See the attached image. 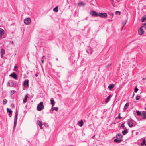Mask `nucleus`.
I'll return each mask as SVG.
<instances>
[{
	"instance_id": "nucleus-34",
	"label": "nucleus",
	"mask_w": 146,
	"mask_h": 146,
	"mask_svg": "<svg viewBox=\"0 0 146 146\" xmlns=\"http://www.w3.org/2000/svg\"><path fill=\"white\" fill-rule=\"evenodd\" d=\"M138 89L137 88L135 87V92L136 93L137 91L138 90Z\"/></svg>"
},
{
	"instance_id": "nucleus-39",
	"label": "nucleus",
	"mask_w": 146,
	"mask_h": 146,
	"mask_svg": "<svg viewBox=\"0 0 146 146\" xmlns=\"http://www.w3.org/2000/svg\"><path fill=\"white\" fill-rule=\"evenodd\" d=\"M44 62V60L43 59H42L41 60V62L42 63H43Z\"/></svg>"
},
{
	"instance_id": "nucleus-4",
	"label": "nucleus",
	"mask_w": 146,
	"mask_h": 146,
	"mask_svg": "<svg viewBox=\"0 0 146 146\" xmlns=\"http://www.w3.org/2000/svg\"><path fill=\"white\" fill-rule=\"evenodd\" d=\"M25 24L26 25H29L31 21V19L29 18L25 19L24 20Z\"/></svg>"
},
{
	"instance_id": "nucleus-33",
	"label": "nucleus",
	"mask_w": 146,
	"mask_h": 146,
	"mask_svg": "<svg viewBox=\"0 0 146 146\" xmlns=\"http://www.w3.org/2000/svg\"><path fill=\"white\" fill-rule=\"evenodd\" d=\"M146 30V22L144 23V25L142 26Z\"/></svg>"
},
{
	"instance_id": "nucleus-1",
	"label": "nucleus",
	"mask_w": 146,
	"mask_h": 146,
	"mask_svg": "<svg viewBox=\"0 0 146 146\" xmlns=\"http://www.w3.org/2000/svg\"><path fill=\"white\" fill-rule=\"evenodd\" d=\"M44 108V106L43 105V102H41L37 106V109L38 111H40L43 109Z\"/></svg>"
},
{
	"instance_id": "nucleus-49",
	"label": "nucleus",
	"mask_w": 146,
	"mask_h": 146,
	"mask_svg": "<svg viewBox=\"0 0 146 146\" xmlns=\"http://www.w3.org/2000/svg\"><path fill=\"white\" fill-rule=\"evenodd\" d=\"M145 110H146V107L145 108Z\"/></svg>"
},
{
	"instance_id": "nucleus-9",
	"label": "nucleus",
	"mask_w": 146,
	"mask_h": 146,
	"mask_svg": "<svg viewBox=\"0 0 146 146\" xmlns=\"http://www.w3.org/2000/svg\"><path fill=\"white\" fill-rule=\"evenodd\" d=\"M4 30L1 28H0V38H1L4 34Z\"/></svg>"
},
{
	"instance_id": "nucleus-5",
	"label": "nucleus",
	"mask_w": 146,
	"mask_h": 146,
	"mask_svg": "<svg viewBox=\"0 0 146 146\" xmlns=\"http://www.w3.org/2000/svg\"><path fill=\"white\" fill-rule=\"evenodd\" d=\"M133 120L132 119H131L129 120L128 122V123L129 126L130 127H133Z\"/></svg>"
},
{
	"instance_id": "nucleus-3",
	"label": "nucleus",
	"mask_w": 146,
	"mask_h": 146,
	"mask_svg": "<svg viewBox=\"0 0 146 146\" xmlns=\"http://www.w3.org/2000/svg\"><path fill=\"white\" fill-rule=\"evenodd\" d=\"M98 16L102 18H106L107 16V13H98Z\"/></svg>"
},
{
	"instance_id": "nucleus-42",
	"label": "nucleus",
	"mask_w": 146,
	"mask_h": 146,
	"mask_svg": "<svg viewBox=\"0 0 146 146\" xmlns=\"http://www.w3.org/2000/svg\"><path fill=\"white\" fill-rule=\"evenodd\" d=\"M17 68V66H14V69H16V68Z\"/></svg>"
},
{
	"instance_id": "nucleus-43",
	"label": "nucleus",
	"mask_w": 146,
	"mask_h": 146,
	"mask_svg": "<svg viewBox=\"0 0 146 146\" xmlns=\"http://www.w3.org/2000/svg\"><path fill=\"white\" fill-rule=\"evenodd\" d=\"M44 57H45L44 56H42V59H43V58Z\"/></svg>"
},
{
	"instance_id": "nucleus-26",
	"label": "nucleus",
	"mask_w": 146,
	"mask_h": 146,
	"mask_svg": "<svg viewBox=\"0 0 146 146\" xmlns=\"http://www.w3.org/2000/svg\"><path fill=\"white\" fill-rule=\"evenodd\" d=\"M129 106V103H127L125 104V105L124 107V108L125 109H127V108Z\"/></svg>"
},
{
	"instance_id": "nucleus-12",
	"label": "nucleus",
	"mask_w": 146,
	"mask_h": 146,
	"mask_svg": "<svg viewBox=\"0 0 146 146\" xmlns=\"http://www.w3.org/2000/svg\"><path fill=\"white\" fill-rule=\"evenodd\" d=\"M77 5H78L80 6H82L85 5V3L83 2H81L80 3H78L77 4Z\"/></svg>"
},
{
	"instance_id": "nucleus-44",
	"label": "nucleus",
	"mask_w": 146,
	"mask_h": 146,
	"mask_svg": "<svg viewBox=\"0 0 146 146\" xmlns=\"http://www.w3.org/2000/svg\"><path fill=\"white\" fill-rule=\"evenodd\" d=\"M35 75L36 77H37L38 76V75L37 74H36Z\"/></svg>"
},
{
	"instance_id": "nucleus-46",
	"label": "nucleus",
	"mask_w": 146,
	"mask_h": 146,
	"mask_svg": "<svg viewBox=\"0 0 146 146\" xmlns=\"http://www.w3.org/2000/svg\"><path fill=\"white\" fill-rule=\"evenodd\" d=\"M108 20H109V21H111V20H110V19Z\"/></svg>"
},
{
	"instance_id": "nucleus-35",
	"label": "nucleus",
	"mask_w": 146,
	"mask_h": 146,
	"mask_svg": "<svg viewBox=\"0 0 146 146\" xmlns=\"http://www.w3.org/2000/svg\"><path fill=\"white\" fill-rule=\"evenodd\" d=\"M140 96H137L136 98V99L137 100H138L140 98Z\"/></svg>"
},
{
	"instance_id": "nucleus-10",
	"label": "nucleus",
	"mask_w": 146,
	"mask_h": 146,
	"mask_svg": "<svg viewBox=\"0 0 146 146\" xmlns=\"http://www.w3.org/2000/svg\"><path fill=\"white\" fill-rule=\"evenodd\" d=\"M10 76L13 77L15 79H17V75L15 73H14V72L13 73H12L10 75Z\"/></svg>"
},
{
	"instance_id": "nucleus-29",
	"label": "nucleus",
	"mask_w": 146,
	"mask_h": 146,
	"mask_svg": "<svg viewBox=\"0 0 146 146\" xmlns=\"http://www.w3.org/2000/svg\"><path fill=\"white\" fill-rule=\"evenodd\" d=\"M145 139H144L143 140V142L141 143V145L142 146L145 145Z\"/></svg>"
},
{
	"instance_id": "nucleus-22",
	"label": "nucleus",
	"mask_w": 146,
	"mask_h": 146,
	"mask_svg": "<svg viewBox=\"0 0 146 146\" xmlns=\"http://www.w3.org/2000/svg\"><path fill=\"white\" fill-rule=\"evenodd\" d=\"M7 112H9L10 114H11L12 113V111L9 109L7 108Z\"/></svg>"
},
{
	"instance_id": "nucleus-36",
	"label": "nucleus",
	"mask_w": 146,
	"mask_h": 146,
	"mask_svg": "<svg viewBox=\"0 0 146 146\" xmlns=\"http://www.w3.org/2000/svg\"><path fill=\"white\" fill-rule=\"evenodd\" d=\"M120 114H121L120 113H119V114L118 117V118L119 119H121L122 118V117H121L120 116Z\"/></svg>"
},
{
	"instance_id": "nucleus-32",
	"label": "nucleus",
	"mask_w": 146,
	"mask_h": 146,
	"mask_svg": "<svg viewBox=\"0 0 146 146\" xmlns=\"http://www.w3.org/2000/svg\"><path fill=\"white\" fill-rule=\"evenodd\" d=\"M115 13L117 15L118 14L119 15H120L121 14V12L119 11H117Z\"/></svg>"
},
{
	"instance_id": "nucleus-15",
	"label": "nucleus",
	"mask_w": 146,
	"mask_h": 146,
	"mask_svg": "<svg viewBox=\"0 0 146 146\" xmlns=\"http://www.w3.org/2000/svg\"><path fill=\"white\" fill-rule=\"evenodd\" d=\"M111 96V95H110L107 98L105 101V102L106 103H107L109 101V100H110Z\"/></svg>"
},
{
	"instance_id": "nucleus-48",
	"label": "nucleus",
	"mask_w": 146,
	"mask_h": 146,
	"mask_svg": "<svg viewBox=\"0 0 146 146\" xmlns=\"http://www.w3.org/2000/svg\"><path fill=\"white\" fill-rule=\"evenodd\" d=\"M110 0L111 1H113V0Z\"/></svg>"
},
{
	"instance_id": "nucleus-31",
	"label": "nucleus",
	"mask_w": 146,
	"mask_h": 146,
	"mask_svg": "<svg viewBox=\"0 0 146 146\" xmlns=\"http://www.w3.org/2000/svg\"><path fill=\"white\" fill-rule=\"evenodd\" d=\"M7 102V101L6 99H5L3 100V103L4 104H5Z\"/></svg>"
},
{
	"instance_id": "nucleus-11",
	"label": "nucleus",
	"mask_w": 146,
	"mask_h": 146,
	"mask_svg": "<svg viewBox=\"0 0 146 146\" xmlns=\"http://www.w3.org/2000/svg\"><path fill=\"white\" fill-rule=\"evenodd\" d=\"M114 87V84H111L108 86V88L110 90H111Z\"/></svg>"
},
{
	"instance_id": "nucleus-7",
	"label": "nucleus",
	"mask_w": 146,
	"mask_h": 146,
	"mask_svg": "<svg viewBox=\"0 0 146 146\" xmlns=\"http://www.w3.org/2000/svg\"><path fill=\"white\" fill-rule=\"evenodd\" d=\"M29 82V80L27 79L25 80L23 83L24 86L25 87L27 88L28 86Z\"/></svg>"
},
{
	"instance_id": "nucleus-30",
	"label": "nucleus",
	"mask_w": 146,
	"mask_h": 146,
	"mask_svg": "<svg viewBox=\"0 0 146 146\" xmlns=\"http://www.w3.org/2000/svg\"><path fill=\"white\" fill-rule=\"evenodd\" d=\"M127 22V20H126L123 21V27L125 26V25L126 24Z\"/></svg>"
},
{
	"instance_id": "nucleus-18",
	"label": "nucleus",
	"mask_w": 146,
	"mask_h": 146,
	"mask_svg": "<svg viewBox=\"0 0 146 146\" xmlns=\"http://www.w3.org/2000/svg\"><path fill=\"white\" fill-rule=\"evenodd\" d=\"M116 137L117 138L120 139L122 137V136L120 134H118L116 135Z\"/></svg>"
},
{
	"instance_id": "nucleus-24",
	"label": "nucleus",
	"mask_w": 146,
	"mask_h": 146,
	"mask_svg": "<svg viewBox=\"0 0 146 146\" xmlns=\"http://www.w3.org/2000/svg\"><path fill=\"white\" fill-rule=\"evenodd\" d=\"M37 123H38V125L39 126H41V125H43L42 122L39 120H38L37 121Z\"/></svg>"
},
{
	"instance_id": "nucleus-45",
	"label": "nucleus",
	"mask_w": 146,
	"mask_h": 146,
	"mask_svg": "<svg viewBox=\"0 0 146 146\" xmlns=\"http://www.w3.org/2000/svg\"><path fill=\"white\" fill-rule=\"evenodd\" d=\"M112 15L113 16V15H114V14H113V13H112Z\"/></svg>"
},
{
	"instance_id": "nucleus-28",
	"label": "nucleus",
	"mask_w": 146,
	"mask_h": 146,
	"mask_svg": "<svg viewBox=\"0 0 146 146\" xmlns=\"http://www.w3.org/2000/svg\"><path fill=\"white\" fill-rule=\"evenodd\" d=\"M1 54H4L5 53V50L2 49L1 50Z\"/></svg>"
},
{
	"instance_id": "nucleus-14",
	"label": "nucleus",
	"mask_w": 146,
	"mask_h": 146,
	"mask_svg": "<svg viewBox=\"0 0 146 146\" xmlns=\"http://www.w3.org/2000/svg\"><path fill=\"white\" fill-rule=\"evenodd\" d=\"M146 21V15H145L143 16L141 19L142 22H144Z\"/></svg>"
},
{
	"instance_id": "nucleus-27",
	"label": "nucleus",
	"mask_w": 146,
	"mask_h": 146,
	"mask_svg": "<svg viewBox=\"0 0 146 146\" xmlns=\"http://www.w3.org/2000/svg\"><path fill=\"white\" fill-rule=\"evenodd\" d=\"M114 141L115 142L119 143V142H120L121 141V140H118L117 139H116L114 140Z\"/></svg>"
},
{
	"instance_id": "nucleus-17",
	"label": "nucleus",
	"mask_w": 146,
	"mask_h": 146,
	"mask_svg": "<svg viewBox=\"0 0 146 146\" xmlns=\"http://www.w3.org/2000/svg\"><path fill=\"white\" fill-rule=\"evenodd\" d=\"M50 101L51 102V104L52 105V106H53L54 105V99L53 98H52L50 99Z\"/></svg>"
},
{
	"instance_id": "nucleus-50",
	"label": "nucleus",
	"mask_w": 146,
	"mask_h": 146,
	"mask_svg": "<svg viewBox=\"0 0 146 146\" xmlns=\"http://www.w3.org/2000/svg\"><path fill=\"white\" fill-rule=\"evenodd\" d=\"M145 146H146V144H145Z\"/></svg>"
},
{
	"instance_id": "nucleus-37",
	"label": "nucleus",
	"mask_w": 146,
	"mask_h": 146,
	"mask_svg": "<svg viewBox=\"0 0 146 146\" xmlns=\"http://www.w3.org/2000/svg\"><path fill=\"white\" fill-rule=\"evenodd\" d=\"M111 65V64L110 63L108 64L106 66V68H107Z\"/></svg>"
},
{
	"instance_id": "nucleus-38",
	"label": "nucleus",
	"mask_w": 146,
	"mask_h": 146,
	"mask_svg": "<svg viewBox=\"0 0 146 146\" xmlns=\"http://www.w3.org/2000/svg\"><path fill=\"white\" fill-rule=\"evenodd\" d=\"M124 123H123V124H122L121 126V127H124L125 126L124 125Z\"/></svg>"
},
{
	"instance_id": "nucleus-40",
	"label": "nucleus",
	"mask_w": 146,
	"mask_h": 146,
	"mask_svg": "<svg viewBox=\"0 0 146 146\" xmlns=\"http://www.w3.org/2000/svg\"><path fill=\"white\" fill-rule=\"evenodd\" d=\"M42 125H41V126H40V129H43V128H42Z\"/></svg>"
},
{
	"instance_id": "nucleus-41",
	"label": "nucleus",
	"mask_w": 146,
	"mask_h": 146,
	"mask_svg": "<svg viewBox=\"0 0 146 146\" xmlns=\"http://www.w3.org/2000/svg\"><path fill=\"white\" fill-rule=\"evenodd\" d=\"M3 54H1V57L2 58L3 57Z\"/></svg>"
},
{
	"instance_id": "nucleus-25",
	"label": "nucleus",
	"mask_w": 146,
	"mask_h": 146,
	"mask_svg": "<svg viewBox=\"0 0 146 146\" xmlns=\"http://www.w3.org/2000/svg\"><path fill=\"white\" fill-rule=\"evenodd\" d=\"M136 113H137V116H141V113L139 111H136Z\"/></svg>"
},
{
	"instance_id": "nucleus-16",
	"label": "nucleus",
	"mask_w": 146,
	"mask_h": 146,
	"mask_svg": "<svg viewBox=\"0 0 146 146\" xmlns=\"http://www.w3.org/2000/svg\"><path fill=\"white\" fill-rule=\"evenodd\" d=\"M27 98H28V95H26L25 96L23 99V102L24 103H25L27 101Z\"/></svg>"
},
{
	"instance_id": "nucleus-2",
	"label": "nucleus",
	"mask_w": 146,
	"mask_h": 146,
	"mask_svg": "<svg viewBox=\"0 0 146 146\" xmlns=\"http://www.w3.org/2000/svg\"><path fill=\"white\" fill-rule=\"evenodd\" d=\"M143 28V27L141 26L139 29L138 33V34L140 35H142L145 33V31Z\"/></svg>"
},
{
	"instance_id": "nucleus-13",
	"label": "nucleus",
	"mask_w": 146,
	"mask_h": 146,
	"mask_svg": "<svg viewBox=\"0 0 146 146\" xmlns=\"http://www.w3.org/2000/svg\"><path fill=\"white\" fill-rule=\"evenodd\" d=\"M142 114L143 116V119H145L146 118V111H143L142 112Z\"/></svg>"
},
{
	"instance_id": "nucleus-6",
	"label": "nucleus",
	"mask_w": 146,
	"mask_h": 146,
	"mask_svg": "<svg viewBox=\"0 0 146 146\" xmlns=\"http://www.w3.org/2000/svg\"><path fill=\"white\" fill-rule=\"evenodd\" d=\"M18 113L17 112L15 113V117L14 118V127H15L16 125Z\"/></svg>"
},
{
	"instance_id": "nucleus-47",
	"label": "nucleus",
	"mask_w": 146,
	"mask_h": 146,
	"mask_svg": "<svg viewBox=\"0 0 146 146\" xmlns=\"http://www.w3.org/2000/svg\"><path fill=\"white\" fill-rule=\"evenodd\" d=\"M92 53V52H90V54H91Z\"/></svg>"
},
{
	"instance_id": "nucleus-8",
	"label": "nucleus",
	"mask_w": 146,
	"mask_h": 146,
	"mask_svg": "<svg viewBox=\"0 0 146 146\" xmlns=\"http://www.w3.org/2000/svg\"><path fill=\"white\" fill-rule=\"evenodd\" d=\"M90 13L92 16L97 17L98 16V13H97L94 11H92L90 12Z\"/></svg>"
},
{
	"instance_id": "nucleus-21",
	"label": "nucleus",
	"mask_w": 146,
	"mask_h": 146,
	"mask_svg": "<svg viewBox=\"0 0 146 146\" xmlns=\"http://www.w3.org/2000/svg\"><path fill=\"white\" fill-rule=\"evenodd\" d=\"M127 130L126 129H125L124 131H122V133L124 135H125L126 134H127Z\"/></svg>"
},
{
	"instance_id": "nucleus-19",
	"label": "nucleus",
	"mask_w": 146,
	"mask_h": 146,
	"mask_svg": "<svg viewBox=\"0 0 146 146\" xmlns=\"http://www.w3.org/2000/svg\"><path fill=\"white\" fill-rule=\"evenodd\" d=\"M58 6H57L56 7L54 8L53 9V11L55 12H57L58 10Z\"/></svg>"
},
{
	"instance_id": "nucleus-23",
	"label": "nucleus",
	"mask_w": 146,
	"mask_h": 146,
	"mask_svg": "<svg viewBox=\"0 0 146 146\" xmlns=\"http://www.w3.org/2000/svg\"><path fill=\"white\" fill-rule=\"evenodd\" d=\"M78 123L80 124V125L79 126L80 127H82L83 124V122L82 120H81L80 121H79L78 122Z\"/></svg>"
},
{
	"instance_id": "nucleus-20",
	"label": "nucleus",
	"mask_w": 146,
	"mask_h": 146,
	"mask_svg": "<svg viewBox=\"0 0 146 146\" xmlns=\"http://www.w3.org/2000/svg\"><path fill=\"white\" fill-rule=\"evenodd\" d=\"M52 110H55L56 111H57L58 110V108L57 107H54L52 106Z\"/></svg>"
}]
</instances>
